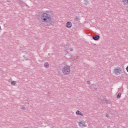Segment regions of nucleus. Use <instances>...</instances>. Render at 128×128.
Returning <instances> with one entry per match:
<instances>
[{"instance_id": "f257e3e1", "label": "nucleus", "mask_w": 128, "mask_h": 128, "mask_svg": "<svg viewBox=\"0 0 128 128\" xmlns=\"http://www.w3.org/2000/svg\"><path fill=\"white\" fill-rule=\"evenodd\" d=\"M41 20L42 22H45L46 24L48 22H52V16L46 13H44L41 14Z\"/></svg>"}, {"instance_id": "f03ea898", "label": "nucleus", "mask_w": 128, "mask_h": 128, "mask_svg": "<svg viewBox=\"0 0 128 128\" xmlns=\"http://www.w3.org/2000/svg\"><path fill=\"white\" fill-rule=\"evenodd\" d=\"M62 72L63 73L64 76H66L70 72V67L68 66H64L62 68Z\"/></svg>"}, {"instance_id": "7ed1b4c3", "label": "nucleus", "mask_w": 128, "mask_h": 128, "mask_svg": "<svg viewBox=\"0 0 128 128\" xmlns=\"http://www.w3.org/2000/svg\"><path fill=\"white\" fill-rule=\"evenodd\" d=\"M120 72H122V70L120 68H115L114 70V74H115L117 76H118V74H120Z\"/></svg>"}, {"instance_id": "20e7f679", "label": "nucleus", "mask_w": 128, "mask_h": 128, "mask_svg": "<svg viewBox=\"0 0 128 128\" xmlns=\"http://www.w3.org/2000/svg\"><path fill=\"white\" fill-rule=\"evenodd\" d=\"M66 28H72V22H67L66 24Z\"/></svg>"}, {"instance_id": "39448f33", "label": "nucleus", "mask_w": 128, "mask_h": 128, "mask_svg": "<svg viewBox=\"0 0 128 128\" xmlns=\"http://www.w3.org/2000/svg\"><path fill=\"white\" fill-rule=\"evenodd\" d=\"M100 36L99 35H96L95 36H92V38L94 40H100Z\"/></svg>"}, {"instance_id": "423d86ee", "label": "nucleus", "mask_w": 128, "mask_h": 128, "mask_svg": "<svg viewBox=\"0 0 128 128\" xmlns=\"http://www.w3.org/2000/svg\"><path fill=\"white\" fill-rule=\"evenodd\" d=\"M76 114H77V116H84V114L80 112V110H77Z\"/></svg>"}, {"instance_id": "0eeeda50", "label": "nucleus", "mask_w": 128, "mask_h": 128, "mask_svg": "<svg viewBox=\"0 0 128 128\" xmlns=\"http://www.w3.org/2000/svg\"><path fill=\"white\" fill-rule=\"evenodd\" d=\"M102 104H108V100H102Z\"/></svg>"}, {"instance_id": "6e6552de", "label": "nucleus", "mask_w": 128, "mask_h": 128, "mask_svg": "<svg viewBox=\"0 0 128 128\" xmlns=\"http://www.w3.org/2000/svg\"><path fill=\"white\" fill-rule=\"evenodd\" d=\"M78 124L80 128H84V126H86V124H82V122L78 123Z\"/></svg>"}, {"instance_id": "1a4fd4ad", "label": "nucleus", "mask_w": 128, "mask_h": 128, "mask_svg": "<svg viewBox=\"0 0 128 128\" xmlns=\"http://www.w3.org/2000/svg\"><path fill=\"white\" fill-rule=\"evenodd\" d=\"M124 4H128V0H122Z\"/></svg>"}, {"instance_id": "9d476101", "label": "nucleus", "mask_w": 128, "mask_h": 128, "mask_svg": "<svg viewBox=\"0 0 128 128\" xmlns=\"http://www.w3.org/2000/svg\"><path fill=\"white\" fill-rule=\"evenodd\" d=\"M94 88V90H96V86H94V85H91L90 86V88Z\"/></svg>"}, {"instance_id": "9b49d317", "label": "nucleus", "mask_w": 128, "mask_h": 128, "mask_svg": "<svg viewBox=\"0 0 128 128\" xmlns=\"http://www.w3.org/2000/svg\"><path fill=\"white\" fill-rule=\"evenodd\" d=\"M44 66L45 68H48V66H49L48 63V62L45 63L44 64Z\"/></svg>"}, {"instance_id": "f8f14e48", "label": "nucleus", "mask_w": 128, "mask_h": 128, "mask_svg": "<svg viewBox=\"0 0 128 128\" xmlns=\"http://www.w3.org/2000/svg\"><path fill=\"white\" fill-rule=\"evenodd\" d=\"M84 4L86 6L87 4H88V0H84Z\"/></svg>"}, {"instance_id": "ddd939ff", "label": "nucleus", "mask_w": 128, "mask_h": 128, "mask_svg": "<svg viewBox=\"0 0 128 128\" xmlns=\"http://www.w3.org/2000/svg\"><path fill=\"white\" fill-rule=\"evenodd\" d=\"M121 94H122L120 93H118L116 96L117 98H120Z\"/></svg>"}, {"instance_id": "4468645a", "label": "nucleus", "mask_w": 128, "mask_h": 128, "mask_svg": "<svg viewBox=\"0 0 128 128\" xmlns=\"http://www.w3.org/2000/svg\"><path fill=\"white\" fill-rule=\"evenodd\" d=\"M11 84H12V86L16 85V81H12V82H11Z\"/></svg>"}, {"instance_id": "2eb2a0df", "label": "nucleus", "mask_w": 128, "mask_h": 128, "mask_svg": "<svg viewBox=\"0 0 128 128\" xmlns=\"http://www.w3.org/2000/svg\"><path fill=\"white\" fill-rule=\"evenodd\" d=\"M86 84H90V81H87Z\"/></svg>"}, {"instance_id": "dca6fc26", "label": "nucleus", "mask_w": 128, "mask_h": 128, "mask_svg": "<svg viewBox=\"0 0 128 128\" xmlns=\"http://www.w3.org/2000/svg\"><path fill=\"white\" fill-rule=\"evenodd\" d=\"M80 122H82V124H84V121H82V120H81L80 122H78V124H80Z\"/></svg>"}, {"instance_id": "f3484780", "label": "nucleus", "mask_w": 128, "mask_h": 128, "mask_svg": "<svg viewBox=\"0 0 128 128\" xmlns=\"http://www.w3.org/2000/svg\"><path fill=\"white\" fill-rule=\"evenodd\" d=\"M126 70L128 72V66L126 68Z\"/></svg>"}, {"instance_id": "a211bd4d", "label": "nucleus", "mask_w": 128, "mask_h": 128, "mask_svg": "<svg viewBox=\"0 0 128 128\" xmlns=\"http://www.w3.org/2000/svg\"><path fill=\"white\" fill-rule=\"evenodd\" d=\"M22 110H26V107H22Z\"/></svg>"}, {"instance_id": "6ab92c4d", "label": "nucleus", "mask_w": 128, "mask_h": 128, "mask_svg": "<svg viewBox=\"0 0 128 128\" xmlns=\"http://www.w3.org/2000/svg\"><path fill=\"white\" fill-rule=\"evenodd\" d=\"M106 118H108V116H109L108 114H106Z\"/></svg>"}, {"instance_id": "aec40b11", "label": "nucleus", "mask_w": 128, "mask_h": 128, "mask_svg": "<svg viewBox=\"0 0 128 128\" xmlns=\"http://www.w3.org/2000/svg\"><path fill=\"white\" fill-rule=\"evenodd\" d=\"M76 20H78V17L76 16Z\"/></svg>"}, {"instance_id": "412c9836", "label": "nucleus", "mask_w": 128, "mask_h": 128, "mask_svg": "<svg viewBox=\"0 0 128 128\" xmlns=\"http://www.w3.org/2000/svg\"><path fill=\"white\" fill-rule=\"evenodd\" d=\"M1 28H0V30Z\"/></svg>"}, {"instance_id": "4be33fe9", "label": "nucleus", "mask_w": 128, "mask_h": 128, "mask_svg": "<svg viewBox=\"0 0 128 128\" xmlns=\"http://www.w3.org/2000/svg\"><path fill=\"white\" fill-rule=\"evenodd\" d=\"M45 26H48V24H45Z\"/></svg>"}, {"instance_id": "5701e85b", "label": "nucleus", "mask_w": 128, "mask_h": 128, "mask_svg": "<svg viewBox=\"0 0 128 128\" xmlns=\"http://www.w3.org/2000/svg\"><path fill=\"white\" fill-rule=\"evenodd\" d=\"M45 26H48V24H45Z\"/></svg>"}, {"instance_id": "b1692460", "label": "nucleus", "mask_w": 128, "mask_h": 128, "mask_svg": "<svg viewBox=\"0 0 128 128\" xmlns=\"http://www.w3.org/2000/svg\"><path fill=\"white\" fill-rule=\"evenodd\" d=\"M45 26H48V24H45Z\"/></svg>"}, {"instance_id": "393cba45", "label": "nucleus", "mask_w": 128, "mask_h": 128, "mask_svg": "<svg viewBox=\"0 0 128 128\" xmlns=\"http://www.w3.org/2000/svg\"><path fill=\"white\" fill-rule=\"evenodd\" d=\"M70 50H72V49H70Z\"/></svg>"}]
</instances>
